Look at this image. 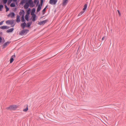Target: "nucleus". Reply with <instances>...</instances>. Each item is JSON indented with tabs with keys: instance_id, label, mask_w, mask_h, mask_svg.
Listing matches in <instances>:
<instances>
[{
	"instance_id": "obj_1",
	"label": "nucleus",
	"mask_w": 126,
	"mask_h": 126,
	"mask_svg": "<svg viewBox=\"0 0 126 126\" xmlns=\"http://www.w3.org/2000/svg\"><path fill=\"white\" fill-rule=\"evenodd\" d=\"M29 31V30L28 29H23V30L19 32V34L21 35H23L25 34H26Z\"/></svg>"
},
{
	"instance_id": "obj_2",
	"label": "nucleus",
	"mask_w": 126,
	"mask_h": 126,
	"mask_svg": "<svg viewBox=\"0 0 126 126\" xmlns=\"http://www.w3.org/2000/svg\"><path fill=\"white\" fill-rule=\"evenodd\" d=\"M17 106L16 105H13L10 106L9 107L6 108L7 110H14L16 109Z\"/></svg>"
},
{
	"instance_id": "obj_3",
	"label": "nucleus",
	"mask_w": 126,
	"mask_h": 126,
	"mask_svg": "<svg viewBox=\"0 0 126 126\" xmlns=\"http://www.w3.org/2000/svg\"><path fill=\"white\" fill-rule=\"evenodd\" d=\"M48 21V19H46L45 20L40 21L39 22L38 24L40 25H43L47 23Z\"/></svg>"
},
{
	"instance_id": "obj_4",
	"label": "nucleus",
	"mask_w": 126,
	"mask_h": 126,
	"mask_svg": "<svg viewBox=\"0 0 126 126\" xmlns=\"http://www.w3.org/2000/svg\"><path fill=\"white\" fill-rule=\"evenodd\" d=\"M29 5L31 7H34L35 5L34 4L33 2L32 1V0H29Z\"/></svg>"
},
{
	"instance_id": "obj_5",
	"label": "nucleus",
	"mask_w": 126,
	"mask_h": 126,
	"mask_svg": "<svg viewBox=\"0 0 126 126\" xmlns=\"http://www.w3.org/2000/svg\"><path fill=\"white\" fill-rule=\"evenodd\" d=\"M57 1L58 0H50L49 2L51 4H55L56 3Z\"/></svg>"
},
{
	"instance_id": "obj_6",
	"label": "nucleus",
	"mask_w": 126,
	"mask_h": 126,
	"mask_svg": "<svg viewBox=\"0 0 126 126\" xmlns=\"http://www.w3.org/2000/svg\"><path fill=\"white\" fill-rule=\"evenodd\" d=\"M32 16L31 17V19H32V20L33 21H35L36 20V15L35 14H34L33 15H31Z\"/></svg>"
},
{
	"instance_id": "obj_7",
	"label": "nucleus",
	"mask_w": 126,
	"mask_h": 126,
	"mask_svg": "<svg viewBox=\"0 0 126 126\" xmlns=\"http://www.w3.org/2000/svg\"><path fill=\"white\" fill-rule=\"evenodd\" d=\"M11 42L8 41L7 42L4 43L3 45V48H5L6 46H7Z\"/></svg>"
},
{
	"instance_id": "obj_8",
	"label": "nucleus",
	"mask_w": 126,
	"mask_h": 126,
	"mask_svg": "<svg viewBox=\"0 0 126 126\" xmlns=\"http://www.w3.org/2000/svg\"><path fill=\"white\" fill-rule=\"evenodd\" d=\"M26 22H24L21 24V26L23 29H24L25 27H26Z\"/></svg>"
},
{
	"instance_id": "obj_9",
	"label": "nucleus",
	"mask_w": 126,
	"mask_h": 126,
	"mask_svg": "<svg viewBox=\"0 0 126 126\" xmlns=\"http://www.w3.org/2000/svg\"><path fill=\"white\" fill-rule=\"evenodd\" d=\"M42 6L40 4H39L38 5V7L37 9L36 10L37 12H39L41 10Z\"/></svg>"
},
{
	"instance_id": "obj_10",
	"label": "nucleus",
	"mask_w": 126,
	"mask_h": 126,
	"mask_svg": "<svg viewBox=\"0 0 126 126\" xmlns=\"http://www.w3.org/2000/svg\"><path fill=\"white\" fill-rule=\"evenodd\" d=\"M10 28L9 27H8L7 26H3L0 27V28L2 29H8Z\"/></svg>"
},
{
	"instance_id": "obj_11",
	"label": "nucleus",
	"mask_w": 126,
	"mask_h": 126,
	"mask_svg": "<svg viewBox=\"0 0 126 126\" xmlns=\"http://www.w3.org/2000/svg\"><path fill=\"white\" fill-rule=\"evenodd\" d=\"M21 21L22 22H26V20L24 18V15H23L21 17Z\"/></svg>"
},
{
	"instance_id": "obj_12",
	"label": "nucleus",
	"mask_w": 126,
	"mask_h": 126,
	"mask_svg": "<svg viewBox=\"0 0 126 126\" xmlns=\"http://www.w3.org/2000/svg\"><path fill=\"white\" fill-rule=\"evenodd\" d=\"M20 16L18 15H17V16L16 22L17 23L19 22L20 21Z\"/></svg>"
},
{
	"instance_id": "obj_13",
	"label": "nucleus",
	"mask_w": 126,
	"mask_h": 126,
	"mask_svg": "<svg viewBox=\"0 0 126 126\" xmlns=\"http://www.w3.org/2000/svg\"><path fill=\"white\" fill-rule=\"evenodd\" d=\"M31 12V9L30 8H29L27 11L26 15H30Z\"/></svg>"
},
{
	"instance_id": "obj_14",
	"label": "nucleus",
	"mask_w": 126,
	"mask_h": 126,
	"mask_svg": "<svg viewBox=\"0 0 126 126\" xmlns=\"http://www.w3.org/2000/svg\"><path fill=\"white\" fill-rule=\"evenodd\" d=\"M14 30V28H13L10 29H9L8 30L6 31L7 33L11 32H13Z\"/></svg>"
},
{
	"instance_id": "obj_15",
	"label": "nucleus",
	"mask_w": 126,
	"mask_h": 126,
	"mask_svg": "<svg viewBox=\"0 0 126 126\" xmlns=\"http://www.w3.org/2000/svg\"><path fill=\"white\" fill-rule=\"evenodd\" d=\"M30 17V15H26L25 16V19L28 21L29 20V18Z\"/></svg>"
},
{
	"instance_id": "obj_16",
	"label": "nucleus",
	"mask_w": 126,
	"mask_h": 126,
	"mask_svg": "<svg viewBox=\"0 0 126 126\" xmlns=\"http://www.w3.org/2000/svg\"><path fill=\"white\" fill-rule=\"evenodd\" d=\"M36 11V9L35 8H33L32 10V11L31 13V15H33L34 14Z\"/></svg>"
},
{
	"instance_id": "obj_17",
	"label": "nucleus",
	"mask_w": 126,
	"mask_h": 126,
	"mask_svg": "<svg viewBox=\"0 0 126 126\" xmlns=\"http://www.w3.org/2000/svg\"><path fill=\"white\" fill-rule=\"evenodd\" d=\"M10 14L11 15V17L12 18L15 17V14L14 12H12L11 13H10L9 14L8 16H9Z\"/></svg>"
},
{
	"instance_id": "obj_18",
	"label": "nucleus",
	"mask_w": 126,
	"mask_h": 126,
	"mask_svg": "<svg viewBox=\"0 0 126 126\" xmlns=\"http://www.w3.org/2000/svg\"><path fill=\"white\" fill-rule=\"evenodd\" d=\"M32 23V22H28L27 24V25H26V27H30L31 26V25Z\"/></svg>"
},
{
	"instance_id": "obj_19",
	"label": "nucleus",
	"mask_w": 126,
	"mask_h": 126,
	"mask_svg": "<svg viewBox=\"0 0 126 126\" xmlns=\"http://www.w3.org/2000/svg\"><path fill=\"white\" fill-rule=\"evenodd\" d=\"M39 0H34V3H35V4H36V3H37L36 6H37L39 4Z\"/></svg>"
},
{
	"instance_id": "obj_20",
	"label": "nucleus",
	"mask_w": 126,
	"mask_h": 126,
	"mask_svg": "<svg viewBox=\"0 0 126 126\" xmlns=\"http://www.w3.org/2000/svg\"><path fill=\"white\" fill-rule=\"evenodd\" d=\"M68 0H64L63 1V5H66L68 2Z\"/></svg>"
},
{
	"instance_id": "obj_21",
	"label": "nucleus",
	"mask_w": 126,
	"mask_h": 126,
	"mask_svg": "<svg viewBox=\"0 0 126 126\" xmlns=\"http://www.w3.org/2000/svg\"><path fill=\"white\" fill-rule=\"evenodd\" d=\"M87 7V4H85L84 6V8H83V10L84 11L86 9Z\"/></svg>"
},
{
	"instance_id": "obj_22",
	"label": "nucleus",
	"mask_w": 126,
	"mask_h": 126,
	"mask_svg": "<svg viewBox=\"0 0 126 126\" xmlns=\"http://www.w3.org/2000/svg\"><path fill=\"white\" fill-rule=\"evenodd\" d=\"M10 6L13 7L15 6V3L13 2L12 3L10 4Z\"/></svg>"
},
{
	"instance_id": "obj_23",
	"label": "nucleus",
	"mask_w": 126,
	"mask_h": 126,
	"mask_svg": "<svg viewBox=\"0 0 126 126\" xmlns=\"http://www.w3.org/2000/svg\"><path fill=\"white\" fill-rule=\"evenodd\" d=\"M22 12H21V11H20L19 13V14L20 15H24V14L25 13V12L24 11V10H22Z\"/></svg>"
},
{
	"instance_id": "obj_24",
	"label": "nucleus",
	"mask_w": 126,
	"mask_h": 126,
	"mask_svg": "<svg viewBox=\"0 0 126 126\" xmlns=\"http://www.w3.org/2000/svg\"><path fill=\"white\" fill-rule=\"evenodd\" d=\"M29 6V4H26L24 6V7L25 9H27L28 8V7Z\"/></svg>"
},
{
	"instance_id": "obj_25",
	"label": "nucleus",
	"mask_w": 126,
	"mask_h": 126,
	"mask_svg": "<svg viewBox=\"0 0 126 126\" xmlns=\"http://www.w3.org/2000/svg\"><path fill=\"white\" fill-rule=\"evenodd\" d=\"M28 105H27V107L26 108L23 110V111L25 112H26L28 110Z\"/></svg>"
},
{
	"instance_id": "obj_26",
	"label": "nucleus",
	"mask_w": 126,
	"mask_h": 126,
	"mask_svg": "<svg viewBox=\"0 0 126 126\" xmlns=\"http://www.w3.org/2000/svg\"><path fill=\"white\" fill-rule=\"evenodd\" d=\"M85 12L84 11H82L80 12L78 15V16H81Z\"/></svg>"
},
{
	"instance_id": "obj_27",
	"label": "nucleus",
	"mask_w": 126,
	"mask_h": 126,
	"mask_svg": "<svg viewBox=\"0 0 126 126\" xmlns=\"http://www.w3.org/2000/svg\"><path fill=\"white\" fill-rule=\"evenodd\" d=\"M4 7V6L2 4H0V11H1Z\"/></svg>"
},
{
	"instance_id": "obj_28",
	"label": "nucleus",
	"mask_w": 126,
	"mask_h": 126,
	"mask_svg": "<svg viewBox=\"0 0 126 126\" xmlns=\"http://www.w3.org/2000/svg\"><path fill=\"white\" fill-rule=\"evenodd\" d=\"M14 59L13 58H11L10 60V63H12L14 61Z\"/></svg>"
},
{
	"instance_id": "obj_29",
	"label": "nucleus",
	"mask_w": 126,
	"mask_h": 126,
	"mask_svg": "<svg viewBox=\"0 0 126 126\" xmlns=\"http://www.w3.org/2000/svg\"><path fill=\"white\" fill-rule=\"evenodd\" d=\"M26 0H22L20 2V4H23L25 3V2Z\"/></svg>"
},
{
	"instance_id": "obj_30",
	"label": "nucleus",
	"mask_w": 126,
	"mask_h": 126,
	"mask_svg": "<svg viewBox=\"0 0 126 126\" xmlns=\"http://www.w3.org/2000/svg\"><path fill=\"white\" fill-rule=\"evenodd\" d=\"M12 1L13 0H8L7 3L9 5Z\"/></svg>"
},
{
	"instance_id": "obj_31",
	"label": "nucleus",
	"mask_w": 126,
	"mask_h": 126,
	"mask_svg": "<svg viewBox=\"0 0 126 126\" xmlns=\"http://www.w3.org/2000/svg\"><path fill=\"white\" fill-rule=\"evenodd\" d=\"M6 23L8 24H10L11 21L10 20H8L6 21Z\"/></svg>"
},
{
	"instance_id": "obj_32",
	"label": "nucleus",
	"mask_w": 126,
	"mask_h": 126,
	"mask_svg": "<svg viewBox=\"0 0 126 126\" xmlns=\"http://www.w3.org/2000/svg\"><path fill=\"white\" fill-rule=\"evenodd\" d=\"M8 0H3V1L4 4H6Z\"/></svg>"
},
{
	"instance_id": "obj_33",
	"label": "nucleus",
	"mask_w": 126,
	"mask_h": 126,
	"mask_svg": "<svg viewBox=\"0 0 126 126\" xmlns=\"http://www.w3.org/2000/svg\"><path fill=\"white\" fill-rule=\"evenodd\" d=\"M46 9H45V8H44L43 9V10H42V14L43 15H44L45 13V12L46 11Z\"/></svg>"
},
{
	"instance_id": "obj_34",
	"label": "nucleus",
	"mask_w": 126,
	"mask_h": 126,
	"mask_svg": "<svg viewBox=\"0 0 126 126\" xmlns=\"http://www.w3.org/2000/svg\"><path fill=\"white\" fill-rule=\"evenodd\" d=\"M40 5L42 6L43 2V0H40Z\"/></svg>"
},
{
	"instance_id": "obj_35",
	"label": "nucleus",
	"mask_w": 126,
	"mask_h": 126,
	"mask_svg": "<svg viewBox=\"0 0 126 126\" xmlns=\"http://www.w3.org/2000/svg\"><path fill=\"white\" fill-rule=\"evenodd\" d=\"M2 37L0 36V43H1L2 42Z\"/></svg>"
},
{
	"instance_id": "obj_36",
	"label": "nucleus",
	"mask_w": 126,
	"mask_h": 126,
	"mask_svg": "<svg viewBox=\"0 0 126 126\" xmlns=\"http://www.w3.org/2000/svg\"><path fill=\"white\" fill-rule=\"evenodd\" d=\"M4 22V21H1V22H0V25H2L3 24V23Z\"/></svg>"
},
{
	"instance_id": "obj_37",
	"label": "nucleus",
	"mask_w": 126,
	"mask_h": 126,
	"mask_svg": "<svg viewBox=\"0 0 126 126\" xmlns=\"http://www.w3.org/2000/svg\"><path fill=\"white\" fill-rule=\"evenodd\" d=\"M6 12H7L9 10V8L8 7L7 8H6Z\"/></svg>"
},
{
	"instance_id": "obj_38",
	"label": "nucleus",
	"mask_w": 126,
	"mask_h": 126,
	"mask_svg": "<svg viewBox=\"0 0 126 126\" xmlns=\"http://www.w3.org/2000/svg\"><path fill=\"white\" fill-rule=\"evenodd\" d=\"M117 11H118V14H119V16L121 15V14L120 13V12L119 11V10H117Z\"/></svg>"
},
{
	"instance_id": "obj_39",
	"label": "nucleus",
	"mask_w": 126,
	"mask_h": 126,
	"mask_svg": "<svg viewBox=\"0 0 126 126\" xmlns=\"http://www.w3.org/2000/svg\"><path fill=\"white\" fill-rule=\"evenodd\" d=\"M14 20H13L11 22L10 24L11 25L12 24L14 23Z\"/></svg>"
},
{
	"instance_id": "obj_40",
	"label": "nucleus",
	"mask_w": 126,
	"mask_h": 126,
	"mask_svg": "<svg viewBox=\"0 0 126 126\" xmlns=\"http://www.w3.org/2000/svg\"><path fill=\"white\" fill-rule=\"evenodd\" d=\"M15 57V55L14 54L12 55L11 58H14Z\"/></svg>"
},
{
	"instance_id": "obj_41",
	"label": "nucleus",
	"mask_w": 126,
	"mask_h": 126,
	"mask_svg": "<svg viewBox=\"0 0 126 126\" xmlns=\"http://www.w3.org/2000/svg\"><path fill=\"white\" fill-rule=\"evenodd\" d=\"M5 9L8 7H7V5L6 4H5Z\"/></svg>"
},
{
	"instance_id": "obj_42",
	"label": "nucleus",
	"mask_w": 126,
	"mask_h": 126,
	"mask_svg": "<svg viewBox=\"0 0 126 126\" xmlns=\"http://www.w3.org/2000/svg\"><path fill=\"white\" fill-rule=\"evenodd\" d=\"M48 7V5H47L44 8H45V9H46V8H47V7Z\"/></svg>"
},
{
	"instance_id": "obj_43",
	"label": "nucleus",
	"mask_w": 126,
	"mask_h": 126,
	"mask_svg": "<svg viewBox=\"0 0 126 126\" xmlns=\"http://www.w3.org/2000/svg\"><path fill=\"white\" fill-rule=\"evenodd\" d=\"M104 36H103V37H102V40H104Z\"/></svg>"
},
{
	"instance_id": "obj_44",
	"label": "nucleus",
	"mask_w": 126,
	"mask_h": 126,
	"mask_svg": "<svg viewBox=\"0 0 126 126\" xmlns=\"http://www.w3.org/2000/svg\"><path fill=\"white\" fill-rule=\"evenodd\" d=\"M17 0H13V1H14V2H16V1H17Z\"/></svg>"
},
{
	"instance_id": "obj_45",
	"label": "nucleus",
	"mask_w": 126,
	"mask_h": 126,
	"mask_svg": "<svg viewBox=\"0 0 126 126\" xmlns=\"http://www.w3.org/2000/svg\"><path fill=\"white\" fill-rule=\"evenodd\" d=\"M2 32H0V34L2 35Z\"/></svg>"
},
{
	"instance_id": "obj_46",
	"label": "nucleus",
	"mask_w": 126,
	"mask_h": 126,
	"mask_svg": "<svg viewBox=\"0 0 126 126\" xmlns=\"http://www.w3.org/2000/svg\"><path fill=\"white\" fill-rule=\"evenodd\" d=\"M43 17H44V16H42L40 18H42Z\"/></svg>"
},
{
	"instance_id": "obj_47",
	"label": "nucleus",
	"mask_w": 126,
	"mask_h": 126,
	"mask_svg": "<svg viewBox=\"0 0 126 126\" xmlns=\"http://www.w3.org/2000/svg\"><path fill=\"white\" fill-rule=\"evenodd\" d=\"M14 25H15V24L13 25V26H12V27H14Z\"/></svg>"
}]
</instances>
